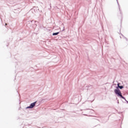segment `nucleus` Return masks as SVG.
I'll list each match as a JSON object with an SVG mask.
<instances>
[{
  "label": "nucleus",
  "mask_w": 128,
  "mask_h": 128,
  "mask_svg": "<svg viewBox=\"0 0 128 128\" xmlns=\"http://www.w3.org/2000/svg\"><path fill=\"white\" fill-rule=\"evenodd\" d=\"M114 92L116 94H118L119 96H120L122 98H124V96H122V92H120V90L119 89H116L114 90Z\"/></svg>",
  "instance_id": "nucleus-1"
},
{
  "label": "nucleus",
  "mask_w": 128,
  "mask_h": 128,
  "mask_svg": "<svg viewBox=\"0 0 128 128\" xmlns=\"http://www.w3.org/2000/svg\"><path fill=\"white\" fill-rule=\"evenodd\" d=\"M36 102H34L31 104L30 106L26 107V108H32L34 107V106H36Z\"/></svg>",
  "instance_id": "nucleus-2"
},
{
  "label": "nucleus",
  "mask_w": 128,
  "mask_h": 128,
  "mask_svg": "<svg viewBox=\"0 0 128 128\" xmlns=\"http://www.w3.org/2000/svg\"><path fill=\"white\" fill-rule=\"evenodd\" d=\"M60 34V32H56V33H53L52 36H58Z\"/></svg>",
  "instance_id": "nucleus-3"
},
{
  "label": "nucleus",
  "mask_w": 128,
  "mask_h": 128,
  "mask_svg": "<svg viewBox=\"0 0 128 128\" xmlns=\"http://www.w3.org/2000/svg\"><path fill=\"white\" fill-rule=\"evenodd\" d=\"M118 88L122 90V88H124V86H120V84H118Z\"/></svg>",
  "instance_id": "nucleus-4"
},
{
  "label": "nucleus",
  "mask_w": 128,
  "mask_h": 128,
  "mask_svg": "<svg viewBox=\"0 0 128 128\" xmlns=\"http://www.w3.org/2000/svg\"><path fill=\"white\" fill-rule=\"evenodd\" d=\"M8 24H6V26Z\"/></svg>",
  "instance_id": "nucleus-5"
}]
</instances>
